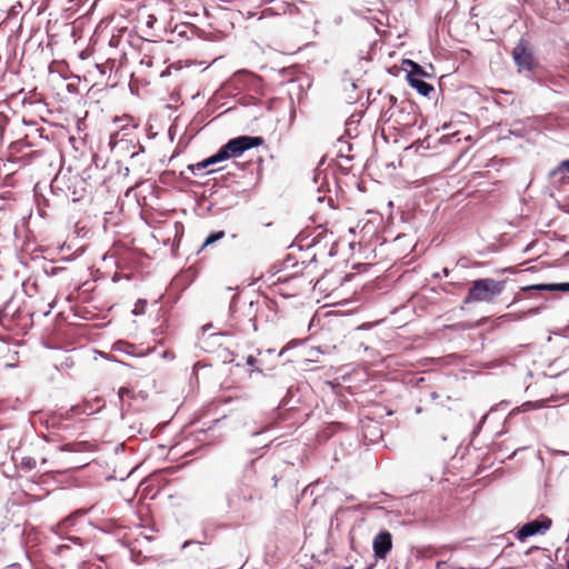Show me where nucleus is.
I'll list each match as a JSON object with an SVG mask.
<instances>
[{"instance_id":"obj_5","label":"nucleus","mask_w":569,"mask_h":569,"mask_svg":"<svg viewBox=\"0 0 569 569\" xmlns=\"http://www.w3.org/2000/svg\"><path fill=\"white\" fill-rule=\"evenodd\" d=\"M512 58L519 68V71H531L536 67L535 57L529 48L528 42L523 39H521L513 48Z\"/></svg>"},{"instance_id":"obj_21","label":"nucleus","mask_w":569,"mask_h":569,"mask_svg":"<svg viewBox=\"0 0 569 569\" xmlns=\"http://www.w3.org/2000/svg\"><path fill=\"white\" fill-rule=\"evenodd\" d=\"M385 100H386V102H385L383 108L385 107L388 108L387 112L397 104V98L393 94H390V93L385 94Z\"/></svg>"},{"instance_id":"obj_39","label":"nucleus","mask_w":569,"mask_h":569,"mask_svg":"<svg viewBox=\"0 0 569 569\" xmlns=\"http://www.w3.org/2000/svg\"><path fill=\"white\" fill-rule=\"evenodd\" d=\"M568 569H569V560H568Z\"/></svg>"},{"instance_id":"obj_11","label":"nucleus","mask_w":569,"mask_h":569,"mask_svg":"<svg viewBox=\"0 0 569 569\" xmlns=\"http://www.w3.org/2000/svg\"><path fill=\"white\" fill-rule=\"evenodd\" d=\"M355 154L352 153V144H343L336 153L337 166L345 170L352 168V160Z\"/></svg>"},{"instance_id":"obj_31","label":"nucleus","mask_w":569,"mask_h":569,"mask_svg":"<svg viewBox=\"0 0 569 569\" xmlns=\"http://www.w3.org/2000/svg\"><path fill=\"white\" fill-rule=\"evenodd\" d=\"M27 467H28V469H30V468H31V459H28V460H27Z\"/></svg>"},{"instance_id":"obj_17","label":"nucleus","mask_w":569,"mask_h":569,"mask_svg":"<svg viewBox=\"0 0 569 569\" xmlns=\"http://www.w3.org/2000/svg\"><path fill=\"white\" fill-rule=\"evenodd\" d=\"M247 365L252 367L253 370H257L258 372H262L264 370L261 359L253 356H249L247 358Z\"/></svg>"},{"instance_id":"obj_16","label":"nucleus","mask_w":569,"mask_h":569,"mask_svg":"<svg viewBox=\"0 0 569 569\" xmlns=\"http://www.w3.org/2000/svg\"><path fill=\"white\" fill-rule=\"evenodd\" d=\"M358 126L359 123L355 121H348L346 123V133L350 139H357L359 137Z\"/></svg>"},{"instance_id":"obj_4","label":"nucleus","mask_w":569,"mask_h":569,"mask_svg":"<svg viewBox=\"0 0 569 569\" xmlns=\"http://www.w3.org/2000/svg\"><path fill=\"white\" fill-rule=\"evenodd\" d=\"M38 133L41 139L48 141H60L69 138L70 142H74L76 137L68 136L69 132L66 127L54 122H50L41 117V123L38 122Z\"/></svg>"},{"instance_id":"obj_35","label":"nucleus","mask_w":569,"mask_h":569,"mask_svg":"<svg viewBox=\"0 0 569 569\" xmlns=\"http://www.w3.org/2000/svg\"><path fill=\"white\" fill-rule=\"evenodd\" d=\"M111 44H116V41H113V38L110 40Z\"/></svg>"},{"instance_id":"obj_37","label":"nucleus","mask_w":569,"mask_h":569,"mask_svg":"<svg viewBox=\"0 0 569 569\" xmlns=\"http://www.w3.org/2000/svg\"><path fill=\"white\" fill-rule=\"evenodd\" d=\"M342 139H343L342 137H339L338 142H342Z\"/></svg>"},{"instance_id":"obj_27","label":"nucleus","mask_w":569,"mask_h":569,"mask_svg":"<svg viewBox=\"0 0 569 569\" xmlns=\"http://www.w3.org/2000/svg\"><path fill=\"white\" fill-rule=\"evenodd\" d=\"M449 136H453V137H458L459 136V132L456 131V132H450L448 134H445L441 139H440V142H443V140L449 137Z\"/></svg>"},{"instance_id":"obj_29","label":"nucleus","mask_w":569,"mask_h":569,"mask_svg":"<svg viewBox=\"0 0 569 569\" xmlns=\"http://www.w3.org/2000/svg\"><path fill=\"white\" fill-rule=\"evenodd\" d=\"M132 146H133V149H134L136 147H139V150H140V151H143V146H142V144H132Z\"/></svg>"},{"instance_id":"obj_7","label":"nucleus","mask_w":569,"mask_h":569,"mask_svg":"<svg viewBox=\"0 0 569 569\" xmlns=\"http://www.w3.org/2000/svg\"><path fill=\"white\" fill-rule=\"evenodd\" d=\"M127 122L117 126L110 134V142H133L139 140L138 127L132 122V119H127Z\"/></svg>"},{"instance_id":"obj_8","label":"nucleus","mask_w":569,"mask_h":569,"mask_svg":"<svg viewBox=\"0 0 569 569\" xmlns=\"http://www.w3.org/2000/svg\"><path fill=\"white\" fill-rule=\"evenodd\" d=\"M260 311H262L260 302L250 301L243 305L242 310H234V318L240 319L243 316L247 319V325H243V329L250 328L256 331L258 329L257 319Z\"/></svg>"},{"instance_id":"obj_19","label":"nucleus","mask_w":569,"mask_h":569,"mask_svg":"<svg viewBox=\"0 0 569 569\" xmlns=\"http://www.w3.org/2000/svg\"><path fill=\"white\" fill-rule=\"evenodd\" d=\"M228 142H263V139L261 137H237L230 139Z\"/></svg>"},{"instance_id":"obj_9","label":"nucleus","mask_w":569,"mask_h":569,"mask_svg":"<svg viewBox=\"0 0 569 569\" xmlns=\"http://www.w3.org/2000/svg\"><path fill=\"white\" fill-rule=\"evenodd\" d=\"M18 362V351L7 341L0 338V371L12 368Z\"/></svg>"},{"instance_id":"obj_32","label":"nucleus","mask_w":569,"mask_h":569,"mask_svg":"<svg viewBox=\"0 0 569 569\" xmlns=\"http://www.w3.org/2000/svg\"><path fill=\"white\" fill-rule=\"evenodd\" d=\"M463 139H465L466 142H469L471 140V137L470 136H466Z\"/></svg>"},{"instance_id":"obj_10","label":"nucleus","mask_w":569,"mask_h":569,"mask_svg":"<svg viewBox=\"0 0 569 569\" xmlns=\"http://www.w3.org/2000/svg\"><path fill=\"white\" fill-rule=\"evenodd\" d=\"M392 548V537L388 531H381L373 539V551L379 558H385Z\"/></svg>"},{"instance_id":"obj_36","label":"nucleus","mask_w":569,"mask_h":569,"mask_svg":"<svg viewBox=\"0 0 569 569\" xmlns=\"http://www.w3.org/2000/svg\"><path fill=\"white\" fill-rule=\"evenodd\" d=\"M111 44H116V41H113V38L110 40Z\"/></svg>"},{"instance_id":"obj_24","label":"nucleus","mask_w":569,"mask_h":569,"mask_svg":"<svg viewBox=\"0 0 569 569\" xmlns=\"http://www.w3.org/2000/svg\"><path fill=\"white\" fill-rule=\"evenodd\" d=\"M147 306V301L139 299L138 302L134 306L133 313L134 315H141L144 311V307Z\"/></svg>"},{"instance_id":"obj_13","label":"nucleus","mask_w":569,"mask_h":569,"mask_svg":"<svg viewBox=\"0 0 569 569\" xmlns=\"http://www.w3.org/2000/svg\"><path fill=\"white\" fill-rule=\"evenodd\" d=\"M528 289L567 292V291H569V282L537 284V286L528 287ZM525 290H527V288H525Z\"/></svg>"},{"instance_id":"obj_6","label":"nucleus","mask_w":569,"mask_h":569,"mask_svg":"<svg viewBox=\"0 0 569 569\" xmlns=\"http://www.w3.org/2000/svg\"><path fill=\"white\" fill-rule=\"evenodd\" d=\"M551 527V520L548 517H540L526 525H523L516 533V537L520 541H525L527 538L535 536L540 532H545Z\"/></svg>"},{"instance_id":"obj_25","label":"nucleus","mask_w":569,"mask_h":569,"mask_svg":"<svg viewBox=\"0 0 569 569\" xmlns=\"http://www.w3.org/2000/svg\"><path fill=\"white\" fill-rule=\"evenodd\" d=\"M416 64H417V62H415V61H412L410 59H405L402 61V68L407 72H408L409 69H413V66H416Z\"/></svg>"},{"instance_id":"obj_26","label":"nucleus","mask_w":569,"mask_h":569,"mask_svg":"<svg viewBox=\"0 0 569 569\" xmlns=\"http://www.w3.org/2000/svg\"><path fill=\"white\" fill-rule=\"evenodd\" d=\"M273 306H274L273 301H263V307H266L269 310H272Z\"/></svg>"},{"instance_id":"obj_3","label":"nucleus","mask_w":569,"mask_h":569,"mask_svg":"<svg viewBox=\"0 0 569 569\" xmlns=\"http://www.w3.org/2000/svg\"><path fill=\"white\" fill-rule=\"evenodd\" d=\"M62 157H69L77 167H90L97 164V154L92 144H66L61 150Z\"/></svg>"},{"instance_id":"obj_38","label":"nucleus","mask_w":569,"mask_h":569,"mask_svg":"<svg viewBox=\"0 0 569 569\" xmlns=\"http://www.w3.org/2000/svg\"><path fill=\"white\" fill-rule=\"evenodd\" d=\"M343 569H352V566H349V567H345Z\"/></svg>"},{"instance_id":"obj_28","label":"nucleus","mask_w":569,"mask_h":569,"mask_svg":"<svg viewBox=\"0 0 569 569\" xmlns=\"http://www.w3.org/2000/svg\"><path fill=\"white\" fill-rule=\"evenodd\" d=\"M37 206H38V213L42 217L47 216V213L43 211L40 210V199L38 198V202H37Z\"/></svg>"},{"instance_id":"obj_1","label":"nucleus","mask_w":569,"mask_h":569,"mask_svg":"<svg viewBox=\"0 0 569 569\" xmlns=\"http://www.w3.org/2000/svg\"><path fill=\"white\" fill-rule=\"evenodd\" d=\"M506 287V280L482 278L475 280L465 298V303L487 302L491 303L501 295Z\"/></svg>"},{"instance_id":"obj_30","label":"nucleus","mask_w":569,"mask_h":569,"mask_svg":"<svg viewBox=\"0 0 569 569\" xmlns=\"http://www.w3.org/2000/svg\"><path fill=\"white\" fill-rule=\"evenodd\" d=\"M44 480H46V477H43V476H42V477L40 478V480L38 481V485L43 483V482H44Z\"/></svg>"},{"instance_id":"obj_33","label":"nucleus","mask_w":569,"mask_h":569,"mask_svg":"<svg viewBox=\"0 0 569 569\" xmlns=\"http://www.w3.org/2000/svg\"><path fill=\"white\" fill-rule=\"evenodd\" d=\"M137 154H138V151H136V150H133L132 153H131L132 157H134Z\"/></svg>"},{"instance_id":"obj_14","label":"nucleus","mask_w":569,"mask_h":569,"mask_svg":"<svg viewBox=\"0 0 569 569\" xmlns=\"http://www.w3.org/2000/svg\"><path fill=\"white\" fill-rule=\"evenodd\" d=\"M430 74L419 64L413 66V69H409L406 79L412 78H429Z\"/></svg>"},{"instance_id":"obj_2","label":"nucleus","mask_w":569,"mask_h":569,"mask_svg":"<svg viewBox=\"0 0 569 569\" xmlns=\"http://www.w3.org/2000/svg\"><path fill=\"white\" fill-rule=\"evenodd\" d=\"M257 144H223V147L213 156L193 163L189 164L188 169L193 173H202L207 170L208 173L214 172V169H208L210 166L217 164L221 161H224L230 158L240 157L246 150L256 147Z\"/></svg>"},{"instance_id":"obj_20","label":"nucleus","mask_w":569,"mask_h":569,"mask_svg":"<svg viewBox=\"0 0 569 569\" xmlns=\"http://www.w3.org/2000/svg\"><path fill=\"white\" fill-rule=\"evenodd\" d=\"M569 172V160H563L559 163V166L550 172L551 177H555L558 173Z\"/></svg>"},{"instance_id":"obj_34","label":"nucleus","mask_w":569,"mask_h":569,"mask_svg":"<svg viewBox=\"0 0 569 569\" xmlns=\"http://www.w3.org/2000/svg\"><path fill=\"white\" fill-rule=\"evenodd\" d=\"M79 139H81V140H83V141H84V140L87 139V136H84V137H79Z\"/></svg>"},{"instance_id":"obj_15","label":"nucleus","mask_w":569,"mask_h":569,"mask_svg":"<svg viewBox=\"0 0 569 569\" xmlns=\"http://www.w3.org/2000/svg\"><path fill=\"white\" fill-rule=\"evenodd\" d=\"M224 236H226V233L222 230L210 233L207 237V239L204 240L201 248L203 249V248L217 242L218 240L222 239Z\"/></svg>"},{"instance_id":"obj_12","label":"nucleus","mask_w":569,"mask_h":569,"mask_svg":"<svg viewBox=\"0 0 569 569\" xmlns=\"http://www.w3.org/2000/svg\"><path fill=\"white\" fill-rule=\"evenodd\" d=\"M409 86L415 88L419 94L430 98L435 93V87L423 80V78H412L407 80Z\"/></svg>"},{"instance_id":"obj_22","label":"nucleus","mask_w":569,"mask_h":569,"mask_svg":"<svg viewBox=\"0 0 569 569\" xmlns=\"http://www.w3.org/2000/svg\"><path fill=\"white\" fill-rule=\"evenodd\" d=\"M126 396L132 398L133 391L127 387H121L118 391L119 400L122 402Z\"/></svg>"},{"instance_id":"obj_18","label":"nucleus","mask_w":569,"mask_h":569,"mask_svg":"<svg viewBox=\"0 0 569 569\" xmlns=\"http://www.w3.org/2000/svg\"><path fill=\"white\" fill-rule=\"evenodd\" d=\"M78 181L80 180V177L78 174H73V176H69L67 177L66 174L61 176V174H58L54 179H53V186H57L58 188L60 183H66L67 181Z\"/></svg>"},{"instance_id":"obj_23","label":"nucleus","mask_w":569,"mask_h":569,"mask_svg":"<svg viewBox=\"0 0 569 569\" xmlns=\"http://www.w3.org/2000/svg\"><path fill=\"white\" fill-rule=\"evenodd\" d=\"M242 496L246 501H252L257 497V492L252 488H248L247 490H242Z\"/></svg>"}]
</instances>
